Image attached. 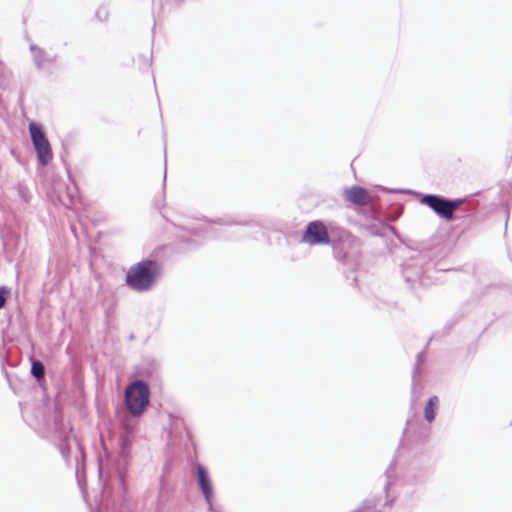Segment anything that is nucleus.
<instances>
[{"label": "nucleus", "instance_id": "1", "mask_svg": "<svg viewBox=\"0 0 512 512\" xmlns=\"http://www.w3.org/2000/svg\"><path fill=\"white\" fill-rule=\"evenodd\" d=\"M161 276V265L154 260L145 259L132 265L125 282L132 290L144 292L150 290Z\"/></svg>", "mask_w": 512, "mask_h": 512}, {"label": "nucleus", "instance_id": "2", "mask_svg": "<svg viewBox=\"0 0 512 512\" xmlns=\"http://www.w3.org/2000/svg\"><path fill=\"white\" fill-rule=\"evenodd\" d=\"M150 391L148 385L141 380L132 382L125 391V403L133 416H140L149 404Z\"/></svg>", "mask_w": 512, "mask_h": 512}, {"label": "nucleus", "instance_id": "3", "mask_svg": "<svg viewBox=\"0 0 512 512\" xmlns=\"http://www.w3.org/2000/svg\"><path fill=\"white\" fill-rule=\"evenodd\" d=\"M29 132L39 162L42 165H47L51 161L53 154L51 145L45 133L43 132L42 128L34 122L29 124Z\"/></svg>", "mask_w": 512, "mask_h": 512}, {"label": "nucleus", "instance_id": "4", "mask_svg": "<svg viewBox=\"0 0 512 512\" xmlns=\"http://www.w3.org/2000/svg\"><path fill=\"white\" fill-rule=\"evenodd\" d=\"M421 203L427 205L435 213L445 219H451L454 212L462 204V200H446L436 195H425L421 199Z\"/></svg>", "mask_w": 512, "mask_h": 512}, {"label": "nucleus", "instance_id": "5", "mask_svg": "<svg viewBox=\"0 0 512 512\" xmlns=\"http://www.w3.org/2000/svg\"><path fill=\"white\" fill-rule=\"evenodd\" d=\"M302 240L304 243L312 246L328 245L330 243V236L326 225L319 220L310 222L306 227Z\"/></svg>", "mask_w": 512, "mask_h": 512}, {"label": "nucleus", "instance_id": "6", "mask_svg": "<svg viewBox=\"0 0 512 512\" xmlns=\"http://www.w3.org/2000/svg\"><path fill=\"white\" fill-rule=\"evenodd\" d=\"M344 199L356 206H366L371 202V195L361 186H352L343 192Z\"/></svg>", "mask_w": 512, "mask_h": 512}, {"label": "nucleus", "instance_id": "7", "mask_svg": "<svg viewBox=\"0 0 512 512\" xmlns=\"http://www.w3.org/2000/svg\"><path fill=\"white\" fill-rule=\"evenodd\" d=\"M197 475H198V480H199L201 490H202L203 494L205 495L206 499L209 500L210 497L212 496V485L209 480L208 474L202 466H198L197 467Z\"/></svg>", "mask_w": 512, "mask_h": 512}, {"label": "nucleus", "instance_id": "8", "mask_svg": "<svg viewBox=\"0 0 512 512\" xmlns=\"http://www.w3.org/2000/svg\"><path fill=\"white\" fill-rule=\"evenodd\" d=\"M439 399L437 396H432L425 405L424 417L431 423L435 419L436 410L438 408Z\"/></svg>", "mask_w": 512, "mask_h": 512}, {"label": "nucleus", "instance_id": "9", "mask_svg": "<svg viewBox=\"0 0 512 512\" xmlns=\"http://www.w3.org/2000/svg\"><path fill=\"white\" fill-rule=\"evenodd\" d=\"M31 373L37 379L43 378L44 377V366H43V364L40 361H38V360L33 361L32 362V366H31Z\"/></svg>", "mask_w": 512, "mask_h": 512}, {"label": "nucleus", "instance_id": "10", "mask_svg": "<svg viewBox=\"0 0 512 512\" xmlns=\"http://www.w3.org/2000/svg\"><path fill=\"white\" fill-rule=\"evenodd\" d=\"M8 296L9 290L6 287H0V309L5 306Z\"/></svg>", "mask_w": 512, "mask_h": 512}]
</instances>
